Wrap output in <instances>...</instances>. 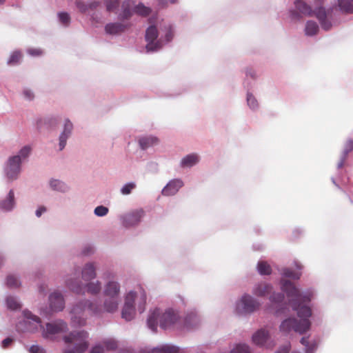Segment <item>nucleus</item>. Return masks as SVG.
<instances>
[{
    "label": "nucleus",
    "instance_id": "nucleus-1",
    "mask_svg": "<svg viewBox=\"0 0 353 353\" xmlns=\"http://www.w3.org/2000/svg\"><path fill=\"white\" fill-rule=\"evenodd\" d=\"M281 283L283 291L290 299V302L292 309L296 311L301 320L298 321L295 318H288L281 323L280 330L285 333L294 330L300 334H304L310 328L311 323L309 317L312 315V311L309 307L303 303L310 301V294L302 295L299 290L291 281L282 279Z\"/></svg>",
    "mask_w": 353,
    "mask_h": 353
},
{
    "label": "nucleus",
    "instance_id": "nucleus-2",
    "mask_svg": "<svg viewBox=\"0 0 353 353\" xmlns=\"http://www.w3.org/2000/svg\"><path fill=\"white\" fill-rule=\"evenodd\" d=\"M23 315L26 318L25 323L26 330L34 332L38 330L39 327L42 329L43 337L48 339H54L58 334L65 332L68 330L67 323L62 320H57L52 323H48L46 327L41 325V321L39 317L34 315L31 312L25 310Z\"/></svg>",
    "mask_w": 353,
    "mask_h": 353
},
{
    "label": "nucleus",
    "instance_id": "nucleus-3",
    "mask_svg": "<svg viewBox=\"0 0 353 353\" xmlns=\"http://www.w3.org/2000/svg\"><path fill=\"white\" fill-rule=\"evenodd\" d=\"M322 3L323 0H316L314 10H312L310 6L303 0H296L294 1V6L296 10H290V17L292 19L299 20L302 16L310 17L314 13L319 20L323 29L329 30L332 27V23L327 20V13L325 10L321 6H319Z\"/></svg>",
    "mask_w": 353,
    "mask_h": 353
},
{
    "label": "nucleus",
    "instance_id": "nucleus-4",
    "mask_svg": "<svg viewBox=\"0 0 353 353\" xmlns=\"http://www.w3.org/2000/svg\"><path fill=\"white\" fill-rule=\"evenodd\" d=\"M159 32L156 26H150L145 31V40L147 41L146 50L148 52H154L161 49L165 43L170 41L174 36L172 28L170 25L160 27Z\"/></svg>",
    "mask_w": 353,
    "mask_h": 353
},
{
    "label": "nucleus",
    "instance_id": "nucleus-5",
    "mask_svg": "<svg viewBox=\"0 0 353 353\" xmlns=\"http://www.w3.org/2000/svg\"><path fill=\"white\" fill-rule=\"evenodd\" d=\"M177 320V315L172 310H168L162 312L156 308L152 311L148 319V326L153 332H156L157 325L159 324L162 329H167L172 326Z\"/></svg>",
    "mask_w": 353,
    "mask_h": 353
},
{
    "label": "nucleus",
    "instance_id": "nucleus-6",
    "mask_svg": "<svg viewBox=\"0 0 353 353\" xmlns=\"http://www.w3.org/2000/svg\"><path fill=\"white\" fill-rule=\"evenodd\" d=\"M86 311L92 314H99L101 312V308L88 300L77 303L71 310V319L74 325L83 326L85 324Z\"/></svg>",
    "mask_w": 353,
    "mask_h": 353
},
{
    "label": "nucleus",
    "instance_id": "nucleus-7",
    "mask_svg": "<svg viewBox=\"0 0 353 353\" xmlns=\"http://www.w3.org/2000/svg\"><path fill=\"white\" fill-rule=\"evenodd\" d=\"M88 337L85 331L72 332L64 336V342L68 346L63 353H83L88 347Z\"/></svg>",
    "mask_w": 353,
    "mask_h": 353
},
{
    "label": "nucleus",
    "instance_id": "nucleus-8",
    "mask_svg": "<svg viewBox=\"0 0 353 353\" xmlns=\"http://www.w3.org/2000/svg\"><path fill=\"white\" fill-rule=\"evenodd\" d=\"M103 293L106 297L104 301L105 310L108 312H115L119 303V283L114 281H108L105 285Z\"/></svg>",
    "mask_w": 353,
    "mask_h": 353
},
{
    "label": "nucleus",
    "instance_id": "nucleus-9",
    "mask_svg": "<svg viewBox=\"0 0 353 353\" xmlns=\"http://www.w3.org/2000/svg\"><path fill=\"white\" fill-rule=\"evenodd\" d=\"M150 8L145 6L141 3L134 5L133 1L126 0L122 3V12L120 14V17L123 19H126L130 17L133 13L145 17L150 13Z\"/></svg>",
    "mask_w": 353,
    "mask_h": 353
},
{
    "label": "nucleus",
    "instance_id": "nucleus-10",
    "mask_svg": "<svg viewBox=\"0 0 353 353\" xmlns=\"http://www.w3.org/2000/svg\"><path fill=\"white\" fill-rule=\"evenodd\" d=\"M21 164L20 157L12 156L8 159L4 172L9 181L18 179L21 172Z\"/></svg>",
    "mask_w": 353,
    "mask_h": 353
},
{
    "label": "nucleus",
    "instance_id": "nucleus-11",
    "mask_svg": "<svg viewBox=\"0 0 353 353\" xmlns=\"http://www.w3.org/2000/svg\"><path fill=\"white\" fill-rule=\"evenodd\" d=\"M259 303L250 295L245 294L237 303L236 310L240 314H248L255 311Z\"/></svg>",
    "mask_w": 353,
    "mask_h": 353
},
{
    "label": "nucleus",
    "instance_id": "nucleus-12",
    "mask_svg": "<svg viewBox=\"0 0 353 353\" xmlns=\"http://www.w3.org/2000/svg\"><path fill=\"white\" fill-rule=\"evenodd\" d=\"M136 297V293L130 292L125 296V304L122 310V318L126 321L132 320L135 314L134 303Z\"/></svg>",
    "mask_w": 353,
    "mask_h": 353
},
{
    "label": "nucleus",
    "instance_id": "nucleus-13",
    "mask_svg": "<svg viewBox=\"0 0 353 353\" xmlns=\"http://www.w3.org/2000/svg\"><path fill=\"white\" fill-rule=\"evenodd\" d=\"M269 333L264 329H261L256 332L252 336L253 343L258 346H265L268 348H272L274 343L269 342Z\"/></svg>",
    "mask_w": 353,
    "mask_h": 353
},
{
    "label": "nucleus",
    "instance_id": "nucleus-14",
    "mask_svg": "<svg viewBox=\"0 0 353 353\" xmlns=\"http://www.w3.org/2000/svg\"><path fill=\"white\" fill-rule=\"evenodd\" d=\"M130 27L129 23H109L105 26V33L110 35H117L123 32Z\"/></svg>",
    "mask_w": 353,
    "mask_h": 353
},
{
    "label": "nucleus",
    "instance_id": "nucleus-15",
    "mask_svg": "<svg viewBox=\"0 0 353 353\" xmlns=\"http://www.w3.org/2000/svg\"><path fill=\"white\" fill-rule=\"evenodd\" d=\"M50 305L53 311H61L64 307V300L59 292H54L49 297Z\"/></svg>",
    "mask_w": 353,
    "mask_h": 353
},
{
    "label": "nucleus",
    "instance_id": "nucleus-16",
    "mask_svg": "<svg viewBox=\"0 0 353 353\" xmlns=\"http://www.w3.org/2000/svg\"><path fill=\"white\" fill-rule=\"evenodd\" d=\"M183 185V183L181 180H172L163 189L162 194L165 196L174 195Z\"/></svg>",
    "mask_w": 353,
    "mask_h": 353
},
{
    "label": "nucleus",
    "instance_id": "nucleus-17",
    "mask_svg": "<svg viewBox=\"0 0 353 353\" xmlns=\"http://www.w3.org/2000/svg\"><path fill=\"white\" fill-rule=\"evenodd\" d=\"M272 287L270 284L261 282L256 284L252 290V293L257 296H265L271 293Z\"/></svg>",
    "mask_w": 353,
    "mask_h": 353
},
{
    "label": "nucleus",
    "instance_id": "nucleus-18",
    "mask_svg": "<svg viewBox=\"0 0 353 353\" xmlns=\"http://www.w3.org/2000/svg\"><path fill=\"white\" fill-rule=\"evenodd\" d=\"M143 212L142 210L137 211L131 214H127L123 219V225L125 227H130L137 224L143 216Z\"/></svg>",
    "mask_w": 353,
    "mask_h": 353
},
{
    "label": "nucleus",
    "instance_id": "nucleus-19",
    "mask_svg": "<svg viewBox=\"0 0 353 353\" xmlns=\"http://www.w3.org/2000/svg\"><path fill=\"white\" fill-rule=\"evenodd\" d=\"M61 122V118L59 116H48L43 119L41 125L48 130H55Z\"/></svg>",
    "mask_w": 353,
    "mask_h": 353
},
{
    "label": "nucleus",
    "instance_id": "nucleus-20",
    "mask_svg": "<svg viewBox=\"0 0 353 353\" xmlns=\"http://www.w3.org/2000/svg\"><path fill=\"white\" fill-rule=\"evenodd\" d=\"M82 279L85 281H90L96 276V269L93 263H87L82 270Z\"/></svg>",
    "mask_w": 353,
    "mask_h": 353
},
{
    "label": "nucleus",
    "instance_id": "nucleus-21",
    "mask_svg": "<svg viewBox=\"0 0 353 353\" xmlns=\"http://www.w3.org/2000/svg\"><path fill=\"white\" fill-rule=\"evenodd\" d=\"M199 161V157L197 154L193 153L186 155L181 159V165L183 168H190Z\"/></svg>",
    "mask_w": 353,
    "mask_h": 353
},
{
    "label": "nucleus",
    "instance_id": "nucleus-22",
    "mask_svg": "<svg viewBox=\"0 0 353 353\" xmlns=\"http://www.w3.org/2000/svg\"><path fill=\"white\" fill-rule=\"evenodd\" d=\"M67 286L74 292L77 294L84 293V287L79 281L76 279L70 278L66 280Z\"/></svg>",
    "mask_w": 353,
    "mask_h": 353
},
{
    "label": "nucleus",
    "instance_id": "nucleus-23",
    "mask_svg": "<svg viewBox=\"0 0 353 353\" xmlns=\"http://www.w3.org/2000/svg\"><path fill=\"white\" fill-rule=\"evenodd\" d=\"M14 205V194L12 190H10L7 198L0 203V208L6 210H10Z\"/></svg>",
    "mask_w": 353,
    "mask_h": 353
},
{
    "label": "nucleus",
    "instance_id": "nucleus-24",
    "mask_svg": "<svg viewBox=\"0 0 353 353\" xmlns=\"http://www.w3.org/2000/svg\"><path fill=\"white\" fill-rule=\"evenodd\" d=\"M158 142V139L153 136L143 137L139 139V145L142 149H146L150 146L156 144Z\"/></svg>",
    "mask_w": 353,
    "mask_h": 353
},
{
    "label": "nucleus",
    "instance_id": "nucleus-25",
    "mask_svg": "<svg viewBox=\"0 0 353 353\" xmlns=\"http://www.w3.org/2000/svg\"><path fill=\"white\" fill-rule=\"evenodd\" d=\"M338 6L344 12H353V0H338Z\"/></svg>",
    "mask_w": 353,
    "mask_h": 353
},
{
    "label": "nucleus",
    "instance_id": "nucleus-26",
    "mask_svg": "<svg viewBox=\"0 0 353 353\" xmlns=\"http://www.w3.org/2000/svg\"><path fill=\"white\" fill-rule=\"evenodd\" d=\"M319 31V26L315 21H308L305 28V34L307 36H314Z\"/></svg>",
    "mask_w": 353,
    "mask_h": 353
},
{
    "label": "nucleus",
    "instance_id": "nucleus-27",
    "mask_svg": "<svg viewBox=\"0 0 353 353\" xmlns=\"http://www.w3.org/2000/svg\"><path fill=\"white\" fill-rule=\"evenodd\" d=\"M247 105L252 111H256L259 108V103L256 97L250 92L247 93Z\"/></svg>",
    "mask_w": 353,
    "mask_h": 353
},
{
    "label": "nucleus",
    "instance_id": "nucleus-28",
    "mask_svg": "<svg viewBox=\"0 0 353 353\" xmlns=\"http://www.w3.org/2000/svg\"><path fill=\"white\" fill-rule=\"evenodd\" d=\"M154 351L157 353H179V348L174 345H165L155 348Z\"/></svg>",
    "mask_w": 353,
    "mask_h": 353
},
{
    "label": "nucleus",
    "instance_id": "nucleus-29",
    "mask_svg": "<svg viewBox=\"0 0 353 353\" xmlns=\"http://www.w3.org/2000/svg\"><path fill=\"white\" fill-rule=\"evenodd\" d=\"M257 270L261 275H270L272 272L271 266L266 261H259L257 264Z\"/></svg>",
    "mask_w": 353,
    "mask_h": 353
},
{
    "label": "nucleus",
    "instance_id": "nucleus-30",
    "mask_svg": "<svg viewBox=\"0 0 353 353\" xmlns=\"http://www.w3.org/2000/svg\"><path fill=\"white\" fill-rule=\"evenodd\" d=\"M85 288L87 292L93 295L97 294L101 290V283L98 281L88 283Z\"/></svg>",
    "mask_w": 353,
    "mask_h": 353
},
{
    "label": "nucleus",
    "instance_id": "nucleus-31",
    "mask_svg": "<svg viewBox=\"0 0 353 353\" xmlns=\"http://www.w3.org/2000/svg\"><path fill=\"white\" fill-rule=\"evenodd\" d=\"M97 2H93L88 4L85 3L81 1L76 2L77 7L81 12H86L89 9H94L98 6Z\"/></svg>",
    "mask_w": 353,
    "mask_h": 353
},
{
    "label": "nucleus",
    "instance_id": "nucleus-32",
    "mask_svg": "<svg viewBox=\"0 0 353 353\" xmlns=\"http://www.w3.org/2000/svg\"><path fill=\"white\" fill-rule=\"evenodd\" d=\"M50 184L51 188L54 190L65 192L68 189L67 185L63 182L60 181L59 180H52L50 181Z\"/></svg>",
    "mask_w": 353,
    "mask_h": 353
},
{
    "label": "nucleus",
    "instance_id": "nucleus-33",
    "mask_svg": "<svg viewBox=\"0 0 353 353\" xmlns=\"http://www.w3.org/2000/svg\"><path fill=\"white\" fill-rule=\"evenodd\" d=\"M6 304L10 310H15L21 308V304L12 296H8L7 298Z\"/></svg>",
    "mask_w": 353,
    "mask_h": 353
},
{
    "label": "nucleus",
    "instance_id": "nucleus-34",
    "mask_svg": "<svg viewBox=\"0 0 353 353\" xmlns=\"http://www.w3.org/2000/svg\"><path fill=\"white\" fill-rule=\"evenodd\" d=\"M21 59V54L19 51H14L11 54L8 60V64L10 65H16L19 62Z\"/></svg>",
    "mask_w": 353,
    "mask_h": 353
},
{
    "label": "nucleus",
    "instance_id": "nucleus-35",
    "mask_svg": "<svg viewBox=\"0 0 353 353\" xmlns=\"http://www.w3.org/2000/svg\"><path fill=\"white\" fill-rule=\"evenodd\" d=\"M6 285L10 288H17L19 287L20 283L17 277L13 275H9L6 279Z\"/></svg>",
    "mask_w": 353,
    "mask_h": 353
},
{
    "label": "nucleus",
    "instance_id": "nucleus-36",
    "mask_svg": "<svg viewBox=\"0 0 353 353\" xmlns=\"http://www.w3.org/2000/svg\"><path fill=\"white\" fill-rule=\"evenodd\" d=\"M58 18L59 22L65 26H68L70 23V17L67 12H61L58 13Z\"/></svg>",
    "mask_w": 353,
    "mask_h": 353
},
{
    "label": "nucleus",
    "instance_id": "nucleus-37",
    "mask_svg": "<svg viewBox=\"0 0 353 353\" xmlns=\"http://www.w3.org/2000/svg\"><path fill=\"white\" fill-rule=\"evenodd\" d=\"M230 353H250V347L245 344H238Z\"/></svg>",
    "mask_w": 353,
    "mask_h": 353
},
{
    "label": "nucleus",
    "instance_id": "nucleus-38",
    "mask_svg": "<svg viewBox=\"0 0 353 353\" xmlns=\"http://www.w3.org/2000/svg\"><path fill=\"white\" fill-rule=\"evenodd\" d=\"M282 274L285 277H288V278H291L293 279H299L300 278L299 273L296 272L294 270L289 269V268L283 269Z\"/></svg>",
    "mask_w": 353,
    "mask_h": 353
},
{
    "label": "nucleus",
    "instance_id": "nucleus-39",
    "mask_svg": "<svg viewBox=\"0 0 353 353\" xmlns=\"http://www.w3.org/2000/svg\"><path fill=\"white\" fill-rule=\"evenodd\" d=\"M31 148L29 145H26L20 150L17 156L20 157L21 163L29 156Z\"/></svg>",
    "mask_w": 353,
    "mask_h": 353
},
{
    "label": "nucleus",
    "instance_id": "nucleus-40",
    "mask_svg": "<svg viewBox=\"0 0 353 353\" xmlns=\"http://www.w3.org/2000/svg\"><path fill=\"white\" fill-rule=\"evenodd\" d=\"M106 8L109 12H116L119 7L118 0H108L106 1Z\"/></svg>",
    "mask_w": 353,
    "mask_h": 353
},
{
    "label": "nucleus",
    "instance_id": "nucleus-41",
    "mask_svg": "<svg viewBox=\"0 0 353 353\" xmlns=\"http://www.w3.org/2000/svg\"><path fill=\"white\" fill-rule=\"evenodd\" d=\"M63 125V132H70L73 130V124L68 119L61 120Z\"/></svg>",
    "mask_w": 353,
    "mask_h": 353
},
{
    "label": "nucleus",
    "instance_id": "nucleus-42",
    "mask_svg": "<svg viewBox=\"0 0 353 353\" xmlns=\"http://www.w3.org/2000/svg\"><path fill=\"white\" fill-rule=\"evenodd\" d=\"M136 188V184L134 183H128L125 184L121 190V192L127 195L131 193L132 190Z\"/></svg>",
    "mask_w": 353,
    "mask_h": 353
},
{
    "label": "nucleus",
    "instance_id": "nucleus-43",
    "mask_svg": "<svg viewBox=\"0 0 353 353\" xmlns=\"http://www.w3.org/2000/svg\"><path fill=\"white\" fill-rule=\"evenodd\" d=\"M108 208L103 205L97 206L94 209V214L98 216H105L108 214Z\"/></svg>",
    "mask_w": 353,
    "mask_h": 353
},
{
    "label": "nucleus",
    "instance_id": "nucleus-44",
    "mask_svg": "<svg viewBox=\"0 0 353 353\" xmlns=\"http://www.w3.org/2000/svg\"><path fill=\"white\" fill-rule=\"evenodd\" d=\"M284 299V296L281 293H274L270 296L271 302L279 303L281 302Z\"/></svg>",
    "mask_w": 353,
    "mask_h": 353
},
{
    "label": "nucleus",
    "instance_id": "nucleus-45",
    "mask_svg": "<svg viewBox=\"0 0 353 353\" xmlns=\"http://www.w3.org/2000/svg\"><path fill=\"white\" fill-rule=\"evenodd\" d=\"M104 345L108 350H113L117 347V342L112 339L105 341Z\"/></svg>",
    "mask_w": 353,
    "mask_h": 353
},
{
    "label": "nucleus",
    "instance_id": "nucleus-46",
    "mask_svg": "<svg viewBox=\"0 0 353 353\" xmlns=\"http://www.w3.org/2000/svg\"><path fill=\"white\" fill-rule=\"evenodd\" d=\"M317 348V343L315 341H311L310 345L305 347V353H314Z\"/></svg>",
    "mask_w": 353,
    "mask_h": 353
},
{
    "label": "nucleus",
    "instance_id": "nucleus-47",
    "mask_svg": "<svg viewBox=\"0 0 353 353\" xmlns=\"http://www.w3.org/2000/svg\"><path fill=\"white\" fill-rule=\"evenodd\" d=\"M68 134H61L59 137V150H62L66 144Z\"/></svg>",
    "mask_w": 353,
    "mask_h": 353
},
{
    "label": "nucleus",
    "instance_id": "nucleus-48",
    "mask_svg": "<svg viewBox=\"0 0 353 353\" xmlns=\"http://www.w3.org/2000/svg\"><path fill=\"white\" fill-rule=\"evenodd\" d=\"M353 150V141L348 140L346 141L345 148H344V153L345 155L347 154Z\"/></svg>",
    "mask_w": 353,
    "mask_h": 353
},
{
    "label": "nucleus",
    "instance_id": "nucleus-49",
    "mask_svg": "<svg viewBox=\"0 0 353 353\" xmlns=\"http://www.w3.org/2000/svg\"><path fill=\"white\" fill-rule=\"evenodd\" d=\"M30 353H46L45 350L39 345H32L29 350Z\"/></svg>",
    "mask_w": 353,
    "mask_h": 353
},
{
    "label": "nucleus",
    "instance_id": "nucleus-50",
    "mask_svg": "<svg viewBox=\"0 0 353 353\" xmlns=\"http://www.w3.org/2000/svg\"><path fill=\"white\" fill-rule=\"evenodd\" d=\"M28 53L31 56H39L42 54V50L38 48H30L28 50Z\"/></svg>",
    "mask_w": 353,
    "mask_h": 353
},
{
    "label": "nucleus",
    "instance_id": "nucleus-51",
    "mask_svg": "<svg viewBox=\"0 0 353 353\" xmlns=\"http://www.w3.org/2000/svg\"><path fill=\"white\" fill-rule=\"evenodd\" d=\"M23 94L24 97L28 100H31L34 98V93L31 90L25 89L23 91Z\"/></svg>",
    "mask_w": 353,
    "mask_h": 353
},
{
    "label": "nucleus",
    "instance_id": "nucleus-52",
    "mask_svg": "<svg viewBox=\"0 0 353 353\" xmlns=\"http://www.w3.org/2000/svg\"><path fill=\"white\" fill-rule=\"evenodd\" d=\"M103 351L104 350L102 346L96 345L92 349L90 353H103Z\"/></svg>",
    "mask_w": 353,
    "mask_h": 353
},
{
    "label": "nucleus",
    "instance_id": "nucleus-53",
    "mask_svg": "<svg viewBox=\"0 0 353 353\" xmlns=\"http://www.w3.org/2000/svg\"><path fill=\"white\" fill-rule=\"evenodd\" d=\"M12 342V339L10 338H6L2 341V347L7 348Z\"/></svg>",
    "mask_w": 353,
    "mask_h": 353
},
{
    "label": "nucleus",
    "instance_id": "nucleus-54",
    "mask_svg": "<svg viewBox=\"0 0 353 353\" xmlns=\"http://www.w3.org/2000/svg\"><path fill=\"white\" fill-rule=\"evenodd\" d=\"M311 343V341H309V338L308 337H303L301 339V343L304 345L305 347H307L310 343Z\"/></svg>",
    "mask_w": 353,
    "mask_h": 353
},
{
    "label": "nucleus",
    "instance_id": "nucleus-55",
    "mask_svg": "<svg viewBox=\"0 0 353 353\" xmlns=\"http://www.w3.org/2000/svg\"><path fill=\"white\" fill-rule=\"evenodd\" d=\"M46 208H45V207H43V206L39 207V208L37 210V211H36V215H37L38 217H39V216H41V214H42L44 212H46Z\"/></svg>",
    "mask_w": 353,
    "mask_h": 353
},
{
    "label": "nucleus",
    "instance_id": "nucleus-56",
    "mask_svg": "<svg viewBox=\"0 0 353 353\" xmlns=\"http://www.w3.org/2000/svg\"><path fill=\"white\" fill-rule=\"evenodd\" d=\"M141 290H142V293H141V299H142L144 303H145V301H146V294H145V291H144L142 288H141Z\"/></svg>",
    "mask_w": 353,
    "mask_h": 353
},
{
    "label": "nucleus",
    "instance_id": "nucleus-57",
    "mask_svg": "<svg viewBox=\"0 0 353 353\" xmlns=\"http://www.w3.org/2000/svg\"><path fill=\"white\" fill-rule=\"evenodd\" d=\"M3 263V258L0 256V267L2 265Z\"/></svg>",
    "mask_w": 353,
    "mask_h": 353
},
{
    "label": "nucleus",
    "instance_id": "nucleus-58",
    "mask_svg": "<svg viewBox=\"0 0 353 353\" xmlns=\"http://www.w3.org/2000/svg\"><path fill=\"white\" fill-rule=\"evenodd\" d=\"M343 161L341 162L339 164V168H341L343 166Z\"/></svg>",
    "mask_w": 353,
    "mask_h": 353
},
{
    "label": "nucleus",
    "instance_id": "nucleus-59",
    "mask_svg": "<svg viewBox=\"0 0 353 353\" xmlns=\"http://www.w3.org/2000/svg\"><path fill=\"white\" fill-rule=\"evenodd\" d=\"M170 1L172 3H174L176 1V0H170Z\"/></svg>",
    "mask_w": 353,
    "mask_h": 353
},
{
    "label": "nucleus",
    "instance_id": "nucleus-60",
    "mask_svg": "<svg viewBox=\"0 0 353 353\" xmlns=\"http://www.w3.org/2000/svg\"><path fill=\"white\" fill-rule=\"evenodd\" d=\"M6 0H0V4H3Z\"/></svg>",
    "mask_w": 353,
    "mask_h": 353
}]
</instances>
